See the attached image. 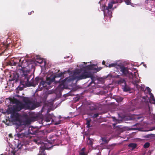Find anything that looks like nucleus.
Instances as JSON below:
<instances>
[{
	"label": "nucleus",
	"mask_w": 155,
	"mask_h": 155,
	"mask_svg": "<svg viewBox=\"0 0 155 155\" xmlns=\"http://www.w3.org/2000/svg\"><path fill=\"white\" fill-rule=\"evenodd\" d=\"M24 105H22L20 102L14 105L12 107L9 108L7 110L8 114H11V120L14 124L20 125L21 124V121L20 119V116L17 111H19L24 108L27 109L30 108L32 106V103L28 97H21Z\"/></svg>",
	"instance_id": "nucleus-1"
},
{
	"label": "nucleus",
	"mask_w": 155,
	"mask_h": 155,
	"mask_svg": "<svg viewBox=\"0 0 155 155\" xmlns=\"http://www.w3.org/2000/svg\"><path fill=\"white\" fill-rule=\"evenodd\" d=\"M21 68L22 74H21L22 79H24V82L28 86L32 85L31 80L29 81L30 77L31 76L30 74V70L25 68L28 66L27 62L26 61H24L23 63L20 65Z\"/></svg>",
	"instance_id": "nucleus-2"
},
{
	"label": "nucleus",
	"mask_w": 155,
	"mask_h": 155,
	"mask_svg": "<svg viewBox=\"0 0 155 155\" xmlns=\"http://www.w3.org/2000/svg\"><path fill=\"white\" fill-rule=\"evenodd\" d=\"M74 78L72 80L77 79L79 80L87 78H90L92 79L93 76L90 72L83 71L82 70H77L74 74Z\"/></svg>",
	"instance_id": "nucleus-3"
},
{
	"label": "nucleus",
	"mask_w": 155,
	"mask_h": 155,
	"mask_svg": "<svg viewBox=\"0 0 155 155\" xmlns=\"http://www.w3.org/2000/svg\"><path fill=\"white\" fill-rule=\"evenodd\" d=\"M115 3V2L112 1L109 3L108 6L106 8L105 6H102V10L104 11V14L107 12V13L106 14V15L107 16H109L110 18H111L112 17L111 15L112 12H111L109 11V9L113 8V5Z\"/></svg>",
	"instance_id": "nucleus-4"
},
{
	"label": "nucleus",
	"mask_w": 155,
	"mask_h": 155,
	"mask_svg": "<svg viewBox=\"0 0 155 155\" xmlns=\"http://www.w3.org/2000/svg\"><path fill=\"white\" fill-rule=\"evenodd\" d=\"M120 71L122 72L123 74L128 76L130 78L134 79V77L133 74L132 73L130 72L127 68L124 67H121Z\"/></svg>",
	"instance_id": "nucleus-5"
},
{
	"label": "nucleus",
	"mask_w": 155,
	"mask_h": 155,
	"mask_svg": "<svg viewBox=\"0 0 155 155\" xmlns=\"http://www.w3.org/2000/svg\"><path fill=\"white\" fill-rule=\"evenodd\" d=\"M46 148L45 146H42L40 147V154L38 155H46L44 153V151L45 149Z\"/></svg>",
	"instance_id": "nucleus-6"
},
{
	"label": "nucleus",
	"mask_w": 155,
	"mask_h": 155,
	"mask_svg": "<svg viewBox=\"0 0 155 155\" xmlns=\"http://www.w3.org/2000/svg\"><path fill=\"white\" fill-rule=\"evenodd\" d=\"M51 81H50L49 82H45L44 81H42L41 82V85H42V87H41V88H42L45 86H46V84H48V85H50L51 83Z\"/></svg>",
	"instance_id": "nucleus-7"
},
{
	"label": "nucleus",
	"mask_w": 155,
	"mask_h": 155,
	"mask_svg": "<svg viewBox=\"0 0 155 155\" xmlns=\"http://www.w3.org/2000/svg\"><path fill=\"white\" fill-rule=\"evenodd\" d=\"M150 100L152 103L155 104V98H154L153 94L151 93H150Z\"/></svg>",
	"instance_id": "nucleus-8"
},
{
	"label": "nucleus",
	"mask_w": 155,
	"mask_h": 155,
	"mask_svg": "<svg viewBox=\"0 0 155 155\" xmlns=\"http://www.w3.org/2000/svg\"><path fill=\"white\" fill-rule=\"evenodd\" d=\"M106 67H108L109 68L115 67L117 68L118 67V65H117L116 63L111 64H109L108 66L106 65Z\"/></svg>",
	"instance_id": "nucleus-9"
},
{
	"label": "nucleus",
	"mask_w": 155,
	"mask_h": 155,
	"mask_svg": "<svg viewBox=\"0 0 155 155\" xmlns=\"http://www.w3.org/2000/svg\"><path fill=\"white\" fill-rule=\"evenodd\" d=\"M85 148H83L79 152V155H87V153L84 152Z\"/></svg>",
	"instance_id": "nucleus-10"
},
{
	"label": "nucleus",
	"mask_w": 155,
	"mask_h": 155,
	"mask_svg": "<svg viewBox=\"0 0 155 155\" xmlns=\"http://www.w3.org/2000/svg\"><path fill=\"white\" fill-rule=\"evenodd\" d=\"M134 119L137 120L140 119V121H141L143 120V118L142 117L139 116H135L134 117Z\"/></svg>",
	"instance_id": "nucleus-11"
},
{
	"label": "nucleus",
	"mask_w": 155,
	"mask_h": 155,
	"mask_svg": "<svg viewBox=\"0 0 155 155\" xmlns=\"http://www.w3.org/2000/svg\"><path fill=\"white\" fill-rule=\"evenodd\" d=\"M129 147H132V149H134L135 148L137 147L136 144L135 143H130L129 145Z\"/></svg>",
	"instance_id": "nucleus-12"
},
{
	"label": "nucleus",
	"mask_w": 155,
	"mask_h": 155,
	"mask_svg": "<svg viewBox=\"0 0 155 155\" xmlns=\"http://www.w3.org/2000/svg\"><path fill=\"white\" fill-rule=\"evenodd\" d=\"M32 132H31L30 131V128H29V133L31 134H35L36 133H37V130L35 129L31 128V130H32Z\"/></svg>",
	"instance_id": "nucleus-13"
},
{
	"label": "nucleus",
	"mask_w": 155,
	"mask_h": 155,
	"mask_svg": "<svg viewBox=\"0 0 155 155\" xmlns=\"http://www.w3.org/2000/svg\"><path fill=\"white\" fill-rule=\"evenodd\" d=\"M87 143L88 144L92 146V141L91 139L88 138L87 140Z\"/></svg>",
	"instance_id": "nucleus-14"
},
{
	"label": "nucleus",
	"mask_w": 155,
	"mask_h": 155,
	"mask_svg": "<svg viewBox=\"0 0 155 155\" xmlns=\"http://www.w3.org/2000/svg\"><path fill=\"white\" fill-rule=\"evenodd\" d=\"M123 99L122 98L119 97H117L116 98V101L118 102L121 101L123 100Z\"/></svg>",
	"instance_id": "nucleus-15"
},
{
	"label": "nucleus",
	"mask_w": 155,
	"mask_h": 155,
	"mask_svg": "<svg viewBox=\"0 0 155 155\" xmlns=\"http://www.w3.org/2000/svg\"><path fill=\"white\" fill-rule=\"evenodd\" d=\"M91 119H88L87 120V123L86 124H87V127H90V123L91 121Z\"/></svg>",
	"instance_id": "nucleus-16"
},
{
	"label": "nucleus",
	"mask_w": 155,
	"mask_h": 155,
	"mask_svg": "<svg viewBox=\"0 0 155 155\" xmlns=\"http://www.w3.org/2000/svg\"><path fill=\"white\" fill-rule=\"evenodd\" d=\"M34 141L37 143H39L41 142L40 140L38 138L34 139Z\"/></svg>",
	"instance_id": "nucleus-17"
},
{
	"label": "nucleus",
	"mask_w": 155,
	"mask_h": 155,
	"mask_svg": "<svg viewBox=\"0 0 155 155\" xmlns=\"http://www.w3.org/2000/svg\"><path fill=\"white\" fill-rule=\"evenodd\" d=\"M150 146V143L148 142L146 143H145V144L144 145L143 147L145 148H147Z\"/></svg>",
	"instance_id": "nucleus-18"
},
{
	"label": "nucleus",
	"mask_w": 155,
	"mask_h": 155,
	"mask_svg": "<svg viewBox=\"0 0 155 155\" xmlns=\"http://www.w3.org/2000/svg\"><path fill=\"white\" fill-rule=\"evenodd\" d=\"M113 120L116 123H120L121 121L120 120L116 119L114 118H113Z\"/></svg>",
	"instance_id": "nucleus-19"
},
{
	"label": "nucleus",
	"mask_w": 155,
	"mask_h": 155,
	"mask_svg": "<svg viewBox=\"0 0 155 155\" xmlns=\"http://www.w3.org/2000/svg\"><path fill=\"white\" fill-rule=\"evenodd\" d=\"M124 1L127 5L131 4V0H124Z\"/></svg>",
	"instance_id": "nucleus-20"
},
{
	"label": "nucleus",
	"mask_w": 155,
	"mask_h": 155,
	"mask_svg": "<svg viewBox=\"0 0 155 155\" xmlns=\"http://www.w3.org/2000/svg\"><path fill=\"white\" fill-rule=\"evenodd\" d=\"M94 66V65H88V66H87V68L91 70L93 69V67Z\"/></svg>",
	"instance_id": "nucleus-21"
},
{
	"label": "nucleus",
	"mask_w": 155,
	"mask_h": 155,
	"mask_svg": "<svg viewBox=\"0 0 155 155\" xmlns=\"http://www.w3.org/2000/svg\"><path fill=\"white\" fill-rule=\"evenodd\" d=\"M101 139L102 140V141L104 143H107V140L106 139V138L105 137L104 138H102Z\"/></svg>",
	"instance_id": "nucleus-22"
},
{
	"label": "nucleus",
	"mask_w": 155,
	"mask_h": 155,
	"mask_svg": "<svg viewBox=\"0 0 155 155\" xmlns=\"http://www.w3.org/2000/svg\"><path fill=\"white\" fill-rule=\"evenodd\" d=\"M98 115H99V114L98 113H96V114H94L93 115V116H92V117L93 118L96 117H98Z\"/></svg>",
	"instance_id": "nucleus-23"
},
{
	"label": "nucleus",
	"mask_w": 155,
	"mask_h": 155,
	"mask_svg": "<svg viewBox=\"0 0 155 155\" xmlns=\"http://www.w3.org/2000/svg\"><path fill=\"white\" fill-rule=\"evenodd\" d=\"M62 73L59 74H58L56 75L55 77V78L57 77H60L62 76Z\"/></svg>",
	"instance_id": "nucleus-24"
},
{
	"label": "nucleus",
	"mask_w": 155,
	"mask_h": 155,
	"mask_svg": "<svg viewBox=\"0 0 155 155\" xmlns=\"http://www.w3.org/2000/svg\"><path fill=\"white\" fill-rule=\"evenodd\" d=\"M4 122L5 124L8 126L10 125V122L9 121L8 122L7 121H6V122H5V121H4Z\"/></svg>",
	"instance_id": "nucleus-25"
},
{
	"label": "nucleus",
	"mask_w": 155,
	"mask_h": 155,
	"mask_svg": "<svg viewBox=\"0 0 155 155\" xmlns=\"http://www.w3.org/2000/svg\"><path fill=\"white\" fill-rule=\"evenodd\" d=\"M146 89L150 93L151 90L150 88L148 87H146Z\"/></svg>",
	"instance_id": "nucleus-26"
},
{
	"label": "nucleus",
	"mask_w": 155,
	"mask_h": 155,
	"mask_svg": "<svg viewBox=\"0 0 155 155\" xmlns=\"http://www.w3.org/2000/svg\"><path fill=\"white\" fill-rule=\"evenodd\" d=\"M129 88H126L125 87L123 88V90L124 91H129Z\"/></svg>",
	"instance_id": "nucleus-27"
},
{
	"label": "nucleus",
	"mask_w": 155,
	"mask_h": 155,
	"mask_svg": "<svg viewBox=\"0 0 155 155\" xmlns=\"http://www.w3.org/2000/svg\"><path fill=\"white\" fill-rule=\"evenodd\" d=\"M39 78H36L35 79V81L36 82V83H38V81L39 80Z\"/></svg>",
	"instance_id": "nucleus-28"
},
{
	"label": "nucleus",
	"mask_w": 155,
	"mask_h": 155,
	"mask_svg": "<svg viewBox=\"0 0 155 155\" xmlns=\"http://www.w3.org/2000/svg\"><path fill=\"white\" fill-rule=\"evenodd\" d=\"M105 62L104 61H103L102 63V64H103V65H104V64H105Z\"/></svg>",
	"instance_id": "nucleus-29"
},
{
	"label": "nucleus",
	"mask_w": 155,
	"mask_h": 155,
	"mask_svg": "<svg viewBox=\"0 0 155 155\" xmlns=\"http://www.w3.org/2000/svg\"><path fill=\"white\" fill-rule=\"evenodd\" d=\"M98 147V146H96V147H94V148L93 147H92L93 148V149H97V148Z\"/></svg>",
	"instance_id": "nucleus-30"
},
{
	"label": "nucleus",
	"mask_w": 155,
	"mask_h": 155,
	"mask_svg": "<svg viewBox=\"0 0 155 155\" xmlns=\"http://www.w3.org/2000/svg\"><path fill=\"white\" fill-rule=\"evenodd\" d=\"M101 68H98L97 69V71H99L101 69Z\"/></svg>",
	"instance_id": "nucleus-31"
},
{
	"label": "nucleus",
	"mask_w": 155,
	"mask_h": 155,
	"mask_svg": "<svg viewBox=\"0 0 155 155\" xmlns=\"http://www.w3.org/2000/svg\"><path fill=\"white\" fill-rule=\"evenodd\" d=\"M32 12H34V11H32L30 13H28V14L29 15H30L31 13Z\"/></svg>",
	"instance_id": "nucleus-32"
},
{
	"label": "nucleus",
	"mask_w": 155,
	"mask_h": 155,
	"mask_svg": "<svg viewBox=\"0 0 155 155\" xmlns=\"http://www.w3.org/2000/svg\"><path fill=\"white\" fill-rule=\"evenodd\" d=\"M155 130V127H153L151 130Z\"/></svg>",
	"instance_id": "nucleus-33"
},
{
	"label": "nucleus",
	"mask_w": 155,
	"mask_h": 155,
	"mask_svg": "<svg viewBox=\"0 0 155 155\" xmlns=\"http://www.w3.org/2000/svg\"><path fill=\"white\" fill-rule=\"evenodd\" d=\"M16 64V63H15V62H14V65H15Z\"/></svg>",
	"instance_id": "nucleus-34"
},
{
	"label": "nucleus",
	"mask_w": 155,
	"mask_h": 155,
	"mask_svg": "<svg viewBox=\"0 0 155 155\" xmlns=\"http://www.w3.org/2000/svg\"><path fill=\"white\" fill-rule=\"evenodd\" d=\"M115 124H113V125L114 126H115Z\"/></svg>",
	"instance_id": "nucleus-35"
},
{
	"label": "nucleus",
	"mask_w": 155,
	"mask_h": 155,
	"mask_svg": "<svg viewBox=\"0 0 155 155\" xmlns=\"http://www.w3.org/2000/svg\"><path fill=\"white\" fill-rule=\"evenodd\" d=\"M42 62V61H41L40 62V63H41Z\"/></svg>",
	"instance_id": "nucleus-36"
},
{
	"label": "nucleus",
	"mask_w": 155,
	"mask_h": 155,
	"mask_svg": "<svg viewBox=\"0 0 155 155\" xmlns=\"http://www.w3.org/2000/svg\"><path fill=\"white\" fill-rule=\"evenodd\" d=\"M114 8H116V7H115L114 8H113V9H114Z\"/></svg>",
	"instance_id": "nucleus-37"
},
{
	"label": "nucleus",
	"mask_w": 155,
	"mask_h": 155,
	"mask_svg": "<svg viewBox=\"0 0 155 155\" xmlns=\"http://www.w3.org/2000/svg\"><path fill=\"white\" fill-rule=\"evenodd\" d=\"M9 136H11L10 134H9Z\"/></svg>",
	"instance_id": "nucleus-38"
},
{
	"label": "nucleus",
	"mask_w": 155,
	"mask_h": 155,
	"mask_svg": "<svg viewBox=\"0 0 155 155\" xmlns=\"http://www.w3.org/2000/svg\"><path fill=\"white\" fill-rule=\"evenodd\" d=\"M134 102V101H133L132 103H133Z\"/></svg>",
	"instance_id": "nucleus-39"
}]
</instances>
